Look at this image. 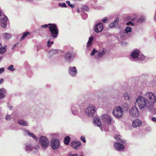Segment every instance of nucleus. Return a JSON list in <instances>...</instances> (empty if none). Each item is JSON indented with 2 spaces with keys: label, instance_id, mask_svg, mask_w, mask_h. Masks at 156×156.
I'll list each match as a JSON object with an SVG mask.
<instances>
[{
  "label": "nucleus",
  "instance_id": "19",
  "mask_svg": "<svg viewBox=\"0 0 156 156\" xmlns=\"http://www.w3.org/2000/svg\"><path fill=\"white\" fill-rule=\"evenodd\" d=\"M5 90L3 89H0V99L2 98L5 97Z\"/></svg>",
  "mask_w": 156,
  "mask_h": 156
},
{
  "label": "nucleus",
  "instance_id": "2",
  "mask_svg": "<svg viewBox=\"0 0 156 156\" xmlns=\"http://www.w3.org/2000/svg\"><path fill=\"white\" fill-rule=\"evenodd\" d=\"M144 97L150 101L151 106L155 108L154 104L156 98L153 93L150 92H147L144 95Z\"/></svg>",
  "mask_w": 156,
  "mask_h": 156
},
{
  "label": "nucleus",
  "instance_id": "49",
  "mask_svg": "<svg viewBox=\"0 0 156 156\" xmlns=\"http://www.w3.org/2000/svg\"><path fill=\"white\" fill-rule=\"evenodd\" d=\"M84 8L85 9V10L87 11V10L88 9L87 7L86 6H84Z\"/></svg>",
  "mask_w": 156,
  "mask_h": 156
},
{
  "label": "nucleus",
  "instance_id": "15",
  "mask_svg": "<svg viewBox=\"0 0 156 156\" xmlns=\"http://www.w3.org/2000/svg\"><path fill=\"white\" fill-rule=\"evenodd\" d=\"M69 73L70 74L73 76H75L77 73V71L76 68L75 66L73 67H69Z\"/></svg>",
  "mask_w": 156,
  "mask_h": 156
},
{
  "label": "nucleus",
  "instance_id": "32",
  "mask_svg": "<svg viewBox=\"0 0 156 156\" xmlns=\"http://www.w3.org/2000/svg\"><path fill=\"white\" fill-rule=\"evenodd\" d=\"M119 22V19L118 18H117L114 21V22L113 23L114 24V27H116L118 24V23Z\"/></svg>",
  "mask_w": 156,
  "mask_h": 156
},
{
  "label": "nucleus",
  "instance_id": "11",
  "mask_svg": "<svg viewBox=\"0 0 156 156\" xmlns=\"http://www.w3.org/2000/svg\"><path fill=\"white\" fill-rule=\"evenodd\" d=\"M0 19L1 20V26L3 28H5L7 26V21L8 20L7 17L4 15L3 17H2Z\"/></svg>",
  "mask_w": 156,
  "mask_h": 156
},
{
  "label": "nucleus",
  "instance_id": "5",
  "mask_svg": "<svg viewBox=\"0 0 156 156\" xmlns=\"http://www.w3.org/2000/svg\"><path fill=\"white\" fill-rule=\"evenodd\" d=\"M39 143L43 148H47L49 144V141L48 139L44 136H41L39 139Z\"/></svg>",
  "mask_w": 156,
  "mask_h": 156
},
{
  "label": "nucleus",
  "instance_id": "20",
  "mask_svg": "<svg viewBox=\"0 0 156 156\" xmlns=\"http://www.w3.org/2000/svg\"><path fill=\"white\" fill-rule=\"evenodd\" d=\"M26 133L29 136L32 137L35 140H37L38 138L33 133L30 132V131H26Z\"/></svg>",
  "mask_w": 156,
  "mask_h": 156
},
{
  "label": "nucleus",
  "instance_id": "21",
  "mask_svg": "<svg viewBox=\"0 0 156 156\" xmlns=\"http://www.w3.org/2000/svg\"><path fill=\"white\" fill-rule=\"evenodd\" d=\"M71 54L70 52H67L65 54V57L66 60H70L71 58Z\"/></svg>",
  "mask_w": 156,
  "mask_h": 156
},
{
  "label": "nucleus",
  "instance_id": "51",
  "mask_svg": "<svg viewBox=\"0 0 156 156\" xmlns=\"http://www.w3.org/2000/svg\"><path fill=\"white\" fill-rule=\"evenodd\" d=\"M70 156H78V155L76 154H73Z\"/></svg>",
  "mask_w": 156,
  "mask_h": 156
},
{
  "label": "nucleus",
  "instance_id": "3",
  "mask_svg": "<svg viewBox=\"0 0 156 156\" xmlns=\"http://www.w3.org/2000/svg\"><path fill=\"white\" fill-rule=\"evenodd\" d=\"M51 26L49 27V30L50 31L52 36L55 38L57 37L58 30L56 25L54 23H50Z\"/></svg>",
  "mask_w": 156,
  "mask_h": 156
},
{
  "label": "nucleus",
  "instance_id": "42",
  "mask_svg": "<svg viewBox=\"0 0 156 156\" xmlns=\"http://www.w3.org/2000/svg\"><path fill=\"white\" fill-rule=\"evenodd\" d=\"M114 25L113 24V23H111L110 24H109V27L110 28H112L114 27Z\"/></svg>",
  "mask_w": 156,
  "mask_h": 156
},
{
  "label": "nucleus",
  "instance_id": "41",
  "mask_svg": "<svg viewBox=\"0 0 156 156\" xmlns=\"http://www.w3.org/2000/svg\"><path fill=\"white\" fill-rule=\"evenodd\" d=\"M5 119L7 120H9L10 119V116L9 115H6L5 117Z\"/></svg>",
  "mask_w": 156,
  "mask_h": 156
},
{
  "label": "nucleus",
  "instance_id": "55",
  "mask_svg": "<svg viewBox=\"0 0 156 156\" xmlns=\"http://www.w3.org/2000/svg\"><path fill=\"white\" fill-rule=\"evenodd\" d=\"M2 58L1 57H0V60H1L2 59Z\"/></svg>",
  "mask_w": 156,
  "mask_h": 156
},
{
  "label": "nucleus",
  "instance_id": "18",
  "mask_svg": "<svg viewBox=\"0 0 156 156\" xmlns=\"http://www.w3.org/2000/svg\"><path fill=\"white\" fill-rule=\"evenodd\" d=\"M70 138L69 136H66L64 138V144L66 145H68L70 141Z\"/></svg>",
  "mask_w": 156,
  "mask_h": 156
},
{
  "label": "nucleus",
  "instance_id": "29",
  "mask_svg": "<svg viewBox=\"0 0 156 156\" xmlns=\"http://www.w3.org/2000/svg\"><path fill=\"white\" fill-rule=\"evenodd\" d=\"M6 51V49L4 47H2L0 48V53L3 54L5 53Z\"/></svg>",
  "mask_w": 156,
  "mask_h": 156
},
{
  "label": "nucleus",
  "instance_id": "27",
  "mask_svg": "<svg viewBox=\"0 0 156 156\" xmlns=\"http://www.w3.org/2000/svg\"><path fill=\"white\" fill-rule=\"evenodd\" d=\"M4 38L7 39H9L11 37V35L9 34L5 33L3 34Z\"/></svg>",
  "mask_w": 156,
  "mask_h": 156
},
{
  "label": "nucleus",
  "instance_id": "48",
  "mask_svg": "<svg viewBox=\"0 0 156 156\" xmlns=\"http://www.w3.org/2000/svg\"><path fill=\"white\" fill-rule=\"evenodd\" d=\"M39 148V146L38 145L35 146L34 148L36 149H38Z\"/></svg>",
  "mask_w": 156,
  "mask_h": 156
},
{
  "label": "nucleus",
  "instance_id": "24",
  "mask_svg": "<svg viewBox=\"0 0 156 156\" xmlns=\"http://www.w3.org/2000/svg\"><path fill=\"white\" fill-rule=\"evenodd\" d=\"M33 147L29 144H27L26 146V148L25 149L26 151H31L33 150Z\"/></svg>",
  "mask_w": 156,
  "mask_h": 156
},
{
  "label": "nucleus",
  "instance_id": "13",
  "mask_svg": "<svg viewBox=\"0 0 156 156\" xmlns=\"http://www.w3.org/2000/svg\"><path fill=\"white\" fill-rule=\"evenodd\" d=\"M114 147L117 150L119 151L123 150L125 147V146L117 142L115 143Z\"/></svg>",
  "mask_w": 156,
  "mask_h": 156
},
{
  "label": "nucleus",
  "instance_id": "50",
  "mask_svg": "<svg viewBox=\"0 0 156 156\" xmlns=\"http://www.w3.org/2000/svg\"><path fill=\"white\" fill-rule=\"evenodd\" d=\"M8 107L10 108H12V106L11 105H9V104H8Z\"/></svg>",
  "mask_w": 156,
  "mask_h": 156
},
{
  "label": "nucleus",
  "instance_id": "14",
  "mask_svg": "<svg viewBox=\"0 0 156 156\" xmlns=\"http://www.w3.org/2000/svg\"><path fill=\"white\" fill-rule=\"evenodd\" d=\"M142 124V122L138 119H136L133 120L132 125L134 127H136L140 126Z\"/></svg>",
  "mask_w": 156,
  "mask_h": 156
},
{
  "label": "nucleus",
  "instance_id": "34",
  "mask_svg": "<svg viewBox=\"0 0 156 156\" xmlns=\"http://www.w3.org/2000/svg\"><path fill=\"white\" fill-rule=\"evenodd\" d=\"M49 24L50 23H49L48 24L42 25L41 26V27L42 28H46L47 27H48L49 28V27L51 26V25H49Z\"/></svg>",
  "mask_w": 156,
  "mask_h": 156
},
{
  "label": "nucleus",
  "instance_id": "12",
  "mask_svg": "<svg viewBox=\"0 0 156 156\" xmlns=\"http://www.w3.org/2000/svg\"><path fill=\"white\" fill-rule=\"evenodd\" d=\"M103 28V24L101 23H99L95 26L94 30L96 33H99L102 30Z\"/></svg>",
  "mask_w": 156,
  "mask_h": 156
},
{
  "label": "nucleus",
  "instance_id": "31",
  "mask_svg": "<svg viewBox=\"0 0 156 156\" xmlns=\"http://www.w3.org/2000/svg\"><path fill=\"white\" fill-rule=\"evenodd\" d=\"M126 18L128 20H131L132 21H133L136 20V19L135 17L132 18L131 16H128Z\"/></svg>",
  "mask_w": 156,
  "mask_h": 156
},
{
  "label": "nucleus",
  "instance_id": "16",
  "mask_svg": "<svg viewBox=\"0 0 156 156\" xmlns=\"http://www.w3.org/2000/svg\"><path fill=\"white\" fill-rule=\"evenodd\" d=\"M140 51L138 50L134 51L130 55L133 59H136L138 57Z\"/></svg>",
  "mask_w": 156,
  "mask_h": 156
},
{
  "label": "nucleus",
  "instance_id": "33",
  "mask_svg": "<svg viewBox=\"0 0 156 156\" xmlns=\"http://www.w3.org/2000/svg\"><path fill=\"white\" fill-rule=\"evenodd\" d=\"M13 66L12 65H11L8 67L7 69L11 71H13L15 70V69L13 68Z\"/></svg>",
  "mask_w": 156,
  "mask_h": 156
},
{
  "label": "nucleus",
  "instance_id": "30",
  "mask_svg": "<svg viewBox=\"0 0 156 156\" xmlns=\"http://www.w3.org/2000/svg\"><path fill=\"white\" fill-rule=\"evenodd\" d=\"M125 31L126 33H128L131 31L132 29L131 28L129 27H126L125 29Z\"/></svg>",
  "mask_w": 156,
  "mask_h": 156
},
{
  "label": "nucleus",
  "instance_id": "46",
  "mask_svg": "<svg viewBox=\"0 0 156 156\" xmlns=\"http://www.w3.org/2000/svg\"><path fill=\"white\" fill-rule=\"evenodd\" d=\"M107 20V18H105L102 20V22L104 23H105L106 22Z\"/></svg>",
  "mask_w": 156,
  "mask_h": 156
},
{
  "label": "nucleus",
  "instance_id": "43",
  "mask_svg": "<svg viewBox=\"0 0 156 156\" xmlns=\"http://www.w3.org/2000/svg\"><path fill=\"white\" fill-rule=\"evenodd\" d=\"M4 71V69L3 68H0V74L2 73Z\"/></svg>",
  "mask_w": 156,
  "mask_h": 156
},
{
  "label": "nucleus",
  "instance_id": "4",
  "mask_svg": "<svg viewBox=\"0 0 156 156\" xmlns=\"http://www.w3.org/2000/svg\"><path fill=\"white\" fill-rule=\"evenodd\" d=\"M96 111V108L93 105H90L86 109L85 112L89 116L92 117Z\"/></svg>",
  "mask_w": 156,
  "mask_h": 156
},
{
  "label": "nucleus",
  "instance_id": "45",
  "mask_svg": "<svg viewBox=\"0 0 156 156\" xmlns=\"http://www.w3.org/2000/svg\"><path fill=\"white\" fill-rule=\"evenodd\" d=\"M50 44V40H49L48 41V44H47V46L48 47H50L51 46V44Z\"/></svg>",
  "mask_w": 156,
  "mask_h": 156
},
{
  "label": "nucleus",
  "instance_id": "47",
  "mask_svg": "<svg viewBox=\"0 0 156 156\" xmlns=\"http://www.w3.org/2000/svg\"><path fill=\"white\" fill-rule=\"evenodd\" d=\"M4 81V80L3 79H1L0 80V84H2V82H3Z\"/></svg>",
  "mask_w": 156,
  "mask_h": 156
},
{
  "label": "nucleus",
  "instance_id": "10",
  "mask_svg": "<svg viewBox=\"0 0 156 156\" xmlns=\"http://www.w3.org/2000/svg\"><path fill=\"white\" fill-rule=\"evenodd\" d=\"M71 145L74 149H76L80 148L81 144L80 141H72L71 143Z\"/></svg>",
  "mask_w": 156,
  "mask_h": 156
},
{
  "label": "nucleus",
  "instance_id": "26",
  "mask_svg": "<svg viewBox=\"0 0 156 156\" xmlns=\"http://www.w3.org/2000/svg\"><path fill=\"white\" fill-rule=\"evenodd\" d=\"M30 34V32H25L23 33L22 36L20 38V40L22 41L23 40L28 34Z\"/></svg>",
  "mask_w": 156,
  "mask_h": 156
},
{
  "label": "nucleus",
  "instance_id": "9",
  "mask_svg": "<svg viewBox=\"0 0 156 156\" xmlns=\"http://www.w3.org/2000/svg\"><path fill=\"white\" fill-rule=\"evenodd\" d=\"M101 118L108 125H110L111 123L112 119L111 117L107 115H103L101 116Z\"/></svg>",
  "mask_w": 156,
  "mask_h": 156
},
{
  "label": "nucleus",
  "instance_id": "38",
  "mask_svg": "<svg viewBox=\"0 0 156 156\" xmlns=\"http://www.w3.org/2000/svg\"><path fill=\"white\" fill-rule=\"evenodd\" d=\"M126 100H128L129 99V96L128 93H126L124 95Z\"/></svg>",
  "mask_w": 156,
  "mask_h": 156
},
{
  "label": "nucleus",
  "instance_id": "44",
  "mask_svg": "<svg viewBox=\"0 0 156 156\" xmlns=\"http://www.w3.org/2000/svg\"><path fill=\"white\" fill-rule=\"evenodd\" d=\"M152 120L153 122L156 123V117H153L152 118Z\"/></svg>",
  "mask_w": 156,
  "mask_h": 156
},
{
  "label": "nucleus",
  "instance_id": "8",
  "mask_svg": "<svg viewBox=\"0 0 156 156\" xmlns=\"http://www.w3.org/2000/svg\"><path fill=\"white\" fill-rule=\"evenodd\" d=\"M60 146L59 141L56 139H52L51 142L50 146L53 150L57 149Z\"/></svg>",
  "mask_w": 156,
  "mask_h": 156
},
{
  "label": "nucleus",
  "instance_id": "57",
  "mask_svg": "<svg viewBox=\"0 0 156 156\" xmlns=\"http://www.w3.org/2000/svg\"><path fill=\"white\" fill-rule=\"evenodd\" d=\"M15 46H16V45H14L13 46V47H15Z\"/></svg>",
  "mask_w": 156,
  "mask_h": 156
},
{
  "label": "nucleus",
  "instance_id": "17",
  "mask_svg": "<svg viewBox=\"0 0 156 156\" xmlns=\"http://www.w3.org/2000/svg\"><path fill=\"white\" fill-rule=\"evenodd\" d=\"M114 138L118 142L125 143L126 142V141L124 140H122L121 139V136L120 135H115L114 136Z\"/></svg>",
  "mask_w": 156,
  "mask_h": 156
},
{
  "label": "nucleus",
  "instance_id": "39",
  "mask_svg": "<svg viewBox=\"0 0 156 156\" xmlns=\"http://www.w3.org/2000/svg\"><path fill=\"white\" fill-rule=\"evenodd\" d=\"M80 139L81 140H82L84 143H85L86 142V140H85V137L83 136H81L80 138Z\"/></svg>",
  "mask_w": 156,
  "mask_h": 156
},
{
  "label": "nucleus",
  "instance_id": "36",
  "mask_svg": "<svg viewBox=\"0 0 156 156\" xmlns=\"http://www.w3.org/2000/svg\"><path fill=\"white\" fill-rule=\"evenodd\" d=\"M58 5L59 6H61L62 7H67L66 4L64 3H63L62 4L59 3Z\"/></svg>",
  "mask_w": 156,
  "mask_h": 156
},
{
  "label": "nucleus",
  "instance_id": "37",
  "mask_svg": "<svg viewBox=\"0 0 156 156\" xmlns=\"http://www.w3.org/2000/svg\"><path fill=\"white\" fill-rule=\"evenodd\" d=\"M97 52L98 51L96 50L95 48H94L93 49V51H92V52L90 54V55L91 56H93L95 55V53H97Z\"/></svg>",
  "mask_w": 156,
  "mask_h": 156
},
{
  "label": "nucleus",
  "instance_id": "56",
  "mask_svg": "<svg viewBox=\"0 0 156 156\" xmlns=\"http://www.w3.org/2000/svg\"><path fill=\"white\" fill-rule=\"evenodd\" d=\"M80 156H84V155H81Z\"/></svg>",
  "mask_w": 156,
  "mask_h": 156
},
{
  "label": "nucleus",
  "instance_id": "40",
  "mask_svg": "<svg viewBox=\"0 0 156 156\" xmlns=\"http://www.w3.org/2000/svg\"><path fill=\"white\" fill-rule=\"evenodd\" d=\"M127 25H131L132 26H134V24L131 21H129V22L127 23Z\"/></svg>",
  "mask_w": 156,
  "mask_h": 156
},
{
  "label": "nucleus",
  "instance_id": "6",
  "mask_svg": "<svg viewBox=\"0 0 156 156\" xmlns=\"http://www.w3.org/2000/svg\"><path fill=\"white\" fill-rule=\"evenodd\" d=\"M113 114L115 117L117 118H120L122 116L123 111L120 107H117L114 110Z\"/></svg>",
  "mask_w": 156,
  "mask_h": 156
},
{
  "label": "nucleus",
  "instance_id": "22",
  "mask_svg": "<svg viewBox=\"0 0 156 156\" xmlns=\"http://www.w3.org/2000/svg\"><path fill=\"white\" fill-rule=\"evenodd\" d=\"M93 38L94 37L92 36L89 37V41L87 43V47H89L91 45Z\"/></svg>",
  "mask_w": 156,
  "mask_h": 156
},
{
  "label": "nucleus",
  "instance_id": "35",
  "mask_svg": "<svg viewBox=\"0 0 156 156\" xmlns=\"http://www.w3.org/2000/svg\"><path fill=\"white\" fill-rule=\"evenodd\" d=\"M66 3L68 4L69 6L71 7L72 8H73L75 7V5L71 4L70 2L69 1H66Z\"/></svg>",
  "mask_w": 156,
  "mask_h": 156
},
{
  "label": "nucleus",
  "instance_id": "54",
  "mask_svg": "<svg viewBox=\"0 0 156 156\" xmlns=\"http://www.w3.org/2000/svg\"><path fill=\"white\" fill-rule=\"evenodd\" d=\"M126 108L127 109V108H128V105H127V104H126Z\"/></svg>",
  "mask_w": 156,
  "mask_h": 156
},
{
  "label": "nucleus",
  "instance_id": "53",
  "mask_svg": "<svg viewBox=\"0 0 156 156\" xmlns=\"http://www.w3.org/2000/svg\"><path fill=\"white\" fill-rule=\"evenodd\" d=\"M53 43H54V42H53V41H51V42H50L51 45L52 44H53Z\"/></svg>",
  "mask_w": 156,
  "mask_h": 156
},
{
  "label": "nucleus",
  "instance_id": "7",
  "mask_svg": "<svg viewBox=\"0 0 156 156\" xmlns=\"http://www.w3.org/2000/svg\"><path fill=\"white\" fill-rule=\"evenodd\" d=\"M130 115L133 117H138L140 115L138 109L135 106L133 107L129 110Z\"/></svg>",
  "mask_w": 156,
  "mask_h": 156
},
{
  "label": "nucleus",
  "instance_id": "25",
  "mask_svg": "<svg viewBox=\"0 0 156 156\" xmlns=\"http://www.w3.org/2000/svg\"><path fill=\"white\" fill-rule=\"evenodd\" d=\"M18 123L20 125L23 126H27L28 125V123L27 122L24 120H20L19 121Z\"/></svg>",
  "mask_w": 156,
  "mask_h": 156
},
{
  "label": "nucleus",
  "instance_id": "23",
  "mask_svg": "<svg viewBox=\"0 0 156 156\" xmlns=\"http://www.w3.org/2000/svg\"><path fill=\"white\" fill-rule=\"evenodd\" d=\"M94 123H97L98 126H100L101 125V123L100 119L98 118L94 119Z\"/></svg>",
  "mask_w": 156,
  "mask_h": 156
},
{
  "label": "nucleus",
  "instance_id": "1",
  "mask_svg": "<svg viewBox=\"0 0 156 156\" xmlns=\"http://www.w3.org/2000/svg\"><path fill=\"white\" fill-rule=\"evenodd\" d=\"M136 102L140 109H143L145 107H147L151 112L155 111V108L153 106H151L150 102L147 100L144 97H139L136 100Z\"/></svg>",
  "mask_w": 156,
  "mask_h": 156
},
{
  "label": "nucleus",
  "instance_id": "28",
  "mask_svg": "<svg viewBox=\"0 0 156 156\" xmlns=\"http://www.w3.org/2000/svg\"><path fill=\"white\" fill-rule=\"evenodd\" d=\"M105 54V52H104V49L102 50H100L98 52V55L100 57L102 56V55H104Z\"/></svg>",
  "mask_w": 156,
  "mask_h": 156
},
{
  "label": "nucleus",
  "instance_id": "52",
  "mask_svg": "<svg viewBox=\"0 0 156 156\" xmlns=\"http://www.w3.org/2000/svg\"><path fill=\"white\" fill-rule=\"evenodd\" d=\"M141 18L139 19L138 20V22H141Z\"/></svg>",
  "mask_w": 156,
  "mask_h": 156
}]
</instances>
